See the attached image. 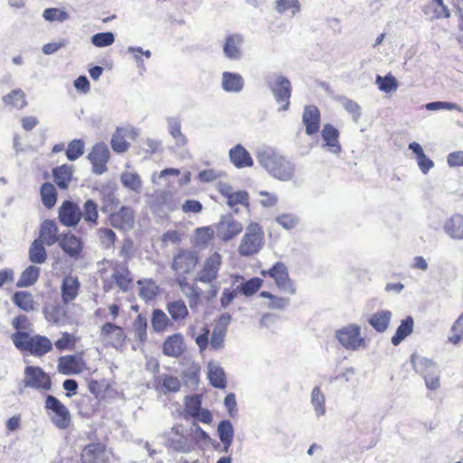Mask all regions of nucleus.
I'll use <instances>...</instances> for the list:
<instances>
[{
    "label": "nucleus",
    "mask_w": 463,
    "mask_h": 463,
    "mask_svg": "<svg viewBox=\"0 0 463 463\" xmlns=\"http://www.w3.org/2000/svg\"><path fill=\"white\" fill-rule=\"evenodd\" d=\"M258 163L274 178L287 182L295 175L296 166L293 162L270 146L258 149Z\"/></svg>",
    "instance_id": "obj_1"
},
{
    "label": "nucleus",
    "mask_w": 463,
    "mask_h": 463,
    "mask_svg": "<svg viewBox=\"0 0 463 463\" xmlns=\"http://www.w3.org/2000/svg\"><path fill=\"white\" fill-rule=\"evenodd\" d=\"M11 339L18 350L26 351L36 357H42L52 350V341L44 335L31 336L27 332H15Z\"/></svg>",
    "instance_id": "obj_2"
},
{
    "label": "nucleus",
    "mask_w": 463,
    "mask_h": 463,
    "mask_svg": "<svg viewBox=\"0 0 463 463\" xmlns=\"http://www.w3.org/2000/svg\"><path fill=\"white\" fill-rule=\"evenodd\" d=\"M411 363L414 371L424 379L428 389L435 391L439 387L440 371L433 360L413 353Z\"/></svg>",
    "instance_id": "obj_3"
},
{
    "label": "nucleus",
    "mask_w": 463,
    "mask_h": 463,
    "mask_svg": "<svg viewBox=\"0 0 463 463\" xmlns=\"http://www.w3.org/2000/svg\"><path fill=\"white\" fill-rule=\"evenodd\" d=\"M264 246V232L257 222H250L246 227L241 243L238 247V253L242 257H250L259 253Z\"/></svg>",
    "instance_id": "obj_4"
},
{
    "label": "nucleus",
    "mask_w": 463,
    "mask_h": 463,
    "mask_svg": "<svg viewBox=\"0 0 463 463\" xmlns=\"http://www.w3.org/2000/svg\"><path fill=\"white\" fill-rule=\"evenodd\" d=\"M335 338L339 344L348 351L365 349L366 339L362 335L361 326L357 324H349L335 331Z\"/></svg>",
    "instance_id": "obj_5"
},
{
    "label": "nucleus",
    "mask_w": 463,
    "mask_h": 463,
    "mask_svg": "<svg viewBox=\"0 0 463 463\" xmlns=\"http://www.w3.org/2000/svg\"><path fill=\"white\" fill-rule=\"evenodd\" d=\"M260 274L271 278L280 291L290 295L297 292L295 283L289 278L288 269L283 262L277 261L269 269H262Z\"/></svg>",
    "instance_id": "obj_6"
},
{
    "label": "nucleus",
    "mask_w": 463,
    "mask_h": 463,
    "mask_svg": "<svg viewBox=\"0 0 463 463\" xmlns=\"http://www.w3.org/2000/svg\"><path fill=\"white\" fill-rule=\"evenodd\" d=\"M266 84L270 90L277 103L281 104L279 111H287L290 104L292 86L290 80L283 75H276L274 80L266 79Z\"/></svg>",
    "instance_id": "obj_7"
},
{
    "label": "nucleus",
    "mask_w": 463,
    "mask_h": 463,
    "mask_svg": "<svg viewBox=\"0 0 463 463\" xmlns=\"http://www.w3.org/2000/svg\"><path fill=\"white\" fill-rule=\"evenodd\" d=\"M24 387L49 391L52 387L50 376L39 366L28 365L24 368Z\"/></svg>",
    "instance_id": "obj_8"
},
{
    "label": "nucleus",
    "mask_w": 463,
    "mask_h": 463,
    "mask_svg": "<svg viewBox=\"0 0 463 463\" xmlns=\"http://www.w3.org/2000/svg\"><path fill=\"white\" fill-rule=\"evenodd\" d=\"M45 409L54 413L52 423L60 430H65L71 423V415L67 407L55 396L48 394L45 400Z\"/></svg>",
    "instance_id": "obj_9"
},
{
    "label": "nucleus",
    "mask_w": 463,
    "mask_h": 463,
    "mask_svg": "<svg viewBox=\"0 0 463 463\" xmlns=\"http://www.w3.org/2000/svg\"><path fill=\"white\" fill-rule=\"evenodd\" d=\"M151 209L159 216L167 215L178 209L179 202L167 191H156L151 195Z\"/></svg>",
    "instance_id": "obj_10"
},
{
    "label": "nucleus",
    "mask_w": 463,
    "mask_h": 463,
    "mask_svg": "<svg viewBox=\"0 0 463 463\" xmlns=\"http://www.w3.org/2000/svg\"><path fill=\"white\" fill-rule=\"evenodd\" d=\"M242 230V223L230 213L221 216L220 221L216 224V235L224 242L232 241L238 236Z\"/></svg>",
    "instance_id": "obj_11"
},
{
    "label": "nucleus",
    "mask_w": 463,
    "mask_h": 463,
    "mask_svg": "<svg viewBox=\"0 0 463 463\" xmlns=\"http://www.w3.org/2000/svg\"><path fill=\"white\" fill-rule=\"evenodd\" d=\"M222 266V256L218 252L209 256L196 275V280L204 284H212L218 276Z\"/></svg>",
    "instance_id": "obj_12"
},
{
    "label": "nucleus",
    "mask_w": 463,
    "mask_h": 463,
    "mask_svg": "<svg viewBox=\"0 0 463 463\" xmlns=\"http://www.w3.org/2000/svg\"><path fill=\"white\" fill-rule=\"evenodd\" d=\"M88 158L92 164V172L96 175H102L107 168V163L109 159V150L104 143L96 144L90 154Z\"/></svg>",
    "instance_id": "obj_13"
},
{
    "label": "nucleus",
    "mask_w": 463,
    "mask_h": 463,
    "mask_svg": "<svg viewBox=\"0 0 463 463\" xmlns=\"http://www.w3.org/2000/svg\"><path fill=\"white\" fill-rule=\"evenodd\" d=\"M198 262V256L191 250H180L173 260L172 269L179 275L190 273Z\"/></svg>",
    "instance_id": "obj_14"
},
{
    "label": "nucleus",
    "mask_w": 463,
    "mask_h": 463,
    "mask_svg": "<svg viewBox=\"0 0 463 463\" xmlns=\"http://www.w3.org/2000/svg\"><path fill=\"white\" fill-rule=\"evenodd\" d=\"M81 219V210L72 201L67 200L62 203L59 209V220L67 227H75Z\"/></svg>",
    "instance_id": "obj_15"
},
{
    "label": "nucleus",
    "mask_w": 463,
    "mask_h": 463,
    "mask_svg": "<svg viewBox=\"0 0 463 463\" xmlns=\"http://www.w3.org/2000/svg\"><path fill=\"white\" fill-rule=\"evenodd\" d=\"M100 335L104 341L115 348L121 346L126 339L123 328L110 322L102 326Z\"/></svg>",
    "instance_id": "obj_16"
},
{
    "label": "nucleus",
    "mask_w": 463,
    "mask_h": 463,
    "mask_svg": "<svg viewBox=\"0 0 463 463\" xmlns=\"http://www.w3.org/2000/svg\"><path fill=\"white\" fill-rule=\"evenodd\" d=\"M321 137L324 141L323 147L334 155H339L342 151L339 143V131L331 124H325Z\"/></svg>",
    "instance_id": "obj_17"
},
{
    "label": "nucleus",
    "mask_w": 463,
    "mask_h": 463,
    "mask_svg": "<svg viewBox=\"0 0 463 463\" xmlns=\"http://www.w3.org/2000/svg\"><path fill=\"white\" fill-rule=\"evenodd\" d=\"M112 279L122 292H128L130 289L133 279L127 260L115 263Z\"/></svg>",
    "instance_id": "obj_18"
},
{
    "label": "nucleus",
    "mask_w": 463,
    "mask_h": 463,
    "mask_svg": "<svg viewBox=\"0 0 463 463\" xmlns=\"http://www.w3.org/2000/svg\"><path fill=\"white\" fill-rule=\"evenodd\" d=\"M61 249L71 258L78 259L82 250V241L73 233L66 232L61 234L58 241Z\"/></svg>",
    "instance_id": "obj_19"
},
{
    "label": "nucleus",
    "mask_w": 463,
    "mask_h": 463,
    "mask_svg": "<svg viewBox=\"0 0 463 463\" xmlns=\"http://www.w3.org/2000/svg\"><path fill=\"white\" fill-rule=\"evenodd\" d=\"M109 222L120 230H129L134 224V213L130 207L122 206L118 212L109 214Z\"/></svg>",
    "instance_id": "obj_20"
},
{
    "label": "nucleus",
    "mask_w": 463,
    "mask_h": 463,
    "mask_svg": "<svg viewBox=\"0 0 463 463\" xmlns=\"http://www.w3.org/2000/svg\"><path fill=\"white\" fill-rule=\"evenodd\" d=\"M163 354L169 357L178 358L185 351L184 336L180 333L169 335L163 344Z\"/></svg>",
    "instance_id": "obj_21"
},
{
    "label": "nucleus",
    "mask_w": 463,
    "mask_h": 463,
    "mask_svg": "<svg viewBox=\"0 0 463 463\" xmlns=\"http://www.w3.org/2000/svg\"><path fill=\"white\" fill-rule=\"evenodd\" d=\"M302 121L308 136L316 134L320 128V111L314 106H306L302 115Z\"/></svg>",
    "instance_id": "obj_22"
},
{
    "label": "nucleus",
    "mask_w": 463,
    "mask_h": 463,
    "mask_svg": "<svg viewBox=\"0 0 463 463\" xmlns=\"http://www.w3.org/2000/svg\"><path fill=\"white\" fill-rule=\"evenodd\" d=\"M243 43V37L234 33L228 35L223 44V53L230 60L239 61L241 58V46Z\"/></svg>",
    "instance_id": "obj_23"
},
{
    "label": "nucleus",
    "mask_w": 463,
    "mask_h": 463,
    "mask_svg": "<svg viewBox=\"0 0 463 463\" xmlns=\"http://www.w3.org/2000/svg\"><path fill=\"white\" fill-rule=\"evenodd\" d=\"M229 157L231 162L237 168L250 167L253 165V159L250 154L241 144L230 149Z\"/></svg>",
    "instance_id": "obj_24"
},
{
    "label": "nucleus",
    "mask_w": 463,
    "mask_h": 463,
    "mask_svg": "<svg viewBox=\"0 0 463 463\" xmlns=\"http://www.w3.org/2000/svg\"><path fill=\"white\" fill-rule=\"evenodd\" d=\"M58 226L52 220H45L42 222L39 232V239L47 246H52L59 241L61 235H58Z\"/></svg>",
    "instance_id": "obj_25"
},
{
    "label": "nucleus",
    "mask_w": 463,
    "mask_h": 463,
    "mask_svg": "<svg viewBox=\"0 0 463 463\" xmlns=\"http://www.w3.org/2000/svg\"><path fill=\"white\" fill-rule=\"evenodd\" d=\"M222 88L225 92L240 93L244 88V79L237 72L224 71L222 74Z\"/></svg>",
    "instance_id": "obj_26"
},
{
    "label": "nucleus",
    "mask_w": 463,
    "mask_h": 463,
    "mask_svg": "<svg viewBox=\"0 0 463 463\" xmlns=\"http://www.w3.org/2000/svg\"><path fill=\"white\" fill-rule=\"evenodd\" d=\"M80 289V281L77 277L65 276L62 279L61 290V298L64 304H68L74 300Z\"/></svg>",
    "instance_id": "obj_27"
},
{
    "label": "nucleus",
    "mask_w": 463,
    "mask_h": 463,
    "mask_svg": "<svg viewBox=\"0 0 463 463\" xmlns=\"http://www.w3.org/2000/svg\"><path fill=\"white\" fill-rule=\"evenodd\" d=\"M443 230L451 239L463 240V215H452L444 222Z\"/></svg>",
    "instance_id": "obj_28"
},
{
    "label": "nucleus",
    "mask_w": 463,
    "mask_h": 463,
    "mask_svg": "<svg viewBox=\"0 0 463 463\" xmlns=\"http://www.w3.org/2000/svg\"><path fill=\"white\" fill-rule=\"evenodd\" d=\"M207 367L210 383L214 388L224 389L227 385V379L223 368L214 362H210Z\"/></svg>",
    "instance_id": "obj_29"
},
{
    "label": "nucleus",
    "mask_w": 463,
    "mask_h": 463,
    "mask_svg": "<svg viewBox=\"0 0 463 463\" xmlns=\"http://www.w3.org/2000/svg\"><path fill=\"white\" fill-rule=\"evenodd\" d=\"M392 317L390 310L377 311L370 317L368 323L376 332L383 333L389 327Z\"/></svg>",
    "instance_id": "obj_30"
},
{
    "label": "nucleus",
    "mask_w": 463,
    "mask_h": 463,
    "mask_svg": "<svg viewBox=\"0 0 463 463\" xmlns=\"http://www.w3.org/2000/svg\"><path fill=\"white\" fill-rule=\"evenodd\" d=\"M3 103L12 109L21 110L27 106L26 95L22 89H14L2 98Z\"/></svg>",
    "instance_id": "obj_31"
},
{
    "label": "nucleus",
    "mask_w": 463,
    "mask_h": 463,
    "mask_svg": "<svg viewBox=\"0 0 463 463\" xmlns=\"http://www.w3.org/2000/svg\"><path fill=\"white\" fill-rule=\"evenodd\" d=\"M168 133L175 139L177 146H186L188 139L181 130V119L178 117L166 118Z\"/></svg>",
    "instance_id": "obj_32"
},
{
    "label": "nucleus",
    "mask_w": 463,
    "mask_h": 463,
    "mask_svg": "<svg viewBox=\"0 0 463 463\" xmlns=\"http://www.w3.org/2000/svg\"><path fill=\"white\" fill-rule=\"evenodd\" d=\"M414 320L409 316L402 319L400 326L397 327L395 334L392 335L391 341L395 346L399 345L408 335L413 331Z\"/></svg>",
    "instance_id": "obj_33"
},
{
    "label": "nucleus",
    "mask_w": 463,
    "mask_h": 463,
    "mask_svg": "<svg viewBox=\"0 0 463 463\" xmlns=\"http://www.w3.org/2000/svg\"><path fill=\"white\" fill-rule=\"evenodd\" d=\"M52 176L55 184L61 189H67L72 178V168L68 165L54 167Z\"/></svg>",
    "instance_id": "obj_34"
},
{
    "label": "nucleus",
    "mask_w": 463,
    "mask_h": 463,
    "mask_svg": "<svg viewBox=\"0 0 463 463\" xmlns=\"http://www.w3.org/2000/svg\"><path fill=\"white\" fill-rule=\"evenodd\" d=\"M165 445L166 448L173 449V451L183 454L190 453L194 449L193 445L184 435H179V437L169 436Z\"/></svg>",
    "instance_id": "obj_35"
},
{
    "label": "nucleus",
    "mask_w": 463,
    "mask_h": 463,
    "mask_svg": "<svg viewBox=\"0 0 463 463\" xmlns=\"http://www.w3.org/2000/svg\"><path fill=\"white\" fill-rule=\"evenodd\" d=\"M40 276V268L34 265L28 266L21 274L16 286L28 288L35 284Z\"/></svg>",
    "instance_id": "obj_36"
},
{
    "label": "nucleus",
    "mask_w": 463,
    "mask_h": 463,
    "mask_svg": "<svg viewBox=\"0 0 463 463\" xmlns=\"http://www.w3.org/2000/svg\"><path fill=\"white\" fill-rule=\"evenodd\" d=\"M45 243L36 239L29 248V260L34 264H43L47 259V252L44 248Z\"/></svg>",
    "instance_id": "obj_37"
},
{
    "label": "nucleus",
    "mask_w": 463,
    "mask_h": 463,
    "mask_svg": "<svg viewBox=\"0 0 463 463\" xmlns=\"http://www.w3.org/2000/svg\"><path fill=\"white\" fill-rule=\"evenodd\" d=\"M137 284L139 288V297L146 300L151 301L155 299L158 294V286L152 279H139Z\"/></svg>",
    "instance_id": "obj_38"
},
{
    "label": "nucleus",
    "mask_w": 463,
    "mask_h": 463,
    "mask_svg": "<svg viewBox=\"0 0 463 463\" xmlns=\"http://www.w3.org/2000/svg\"><path fill=\"white\" fill-rule=\"evenodd\" d=\"M311 404L317 418L326 413V397L319 386L313 388L311 392Z\"/></svg>",
    "instance_id": "obj_39"
},
{
    "label": "nucleus",
    "mask_w": 463,
    "mask_h": 463,
    "mask_svg": "<svg viewBox=\"0 0 463 463\" xmlns=\"http://www.w3.org/2000/svg\"><path fill=\"white\" fill-rule=\"evenodd\" d=\"M13 302L22 310L30 312L34 308L33 296L28 291H17L12 297Z\"/></svg>",
    "instance_id": "obj_40"
},
{
    "label": "nucleus",
    "mask_w": 463,
    "mask_h": 463,
    "mask_svg": "<svg viewBox=\"0 0 463 463\" xmlns=\"http://www.w3.org/2000/svg\"><path fill=\"white\" fill-rule=\"evenodd\" d=\"M166 310L174 321L183 320L189 314L187 307L183 300H175L167 303Z\"/></svg>",
    "instance_id": "obj_41"
},
{
    "label": "nucleus",
    "mask_w": 463,
    "mask_h": 463,
    "mask_svg": "<svg viewBox=\"0 0 463 463\" xmlns=\"http://www.w3.org/2000/svg\"><path fill=\"white\" fill-rule=\"evenodd\" d=\"M77 366L78 363L75 355L61 356L58 361V371L65 375L78 373L79 369Z\"/></svg>",
    "instance_id": "obj_42"
},
{
    "label": "nucleus",
    "mask_w": 463,
    "mask_h": 463,
    "mask_svg": "<svg viewBox=\"0 0 463 463\" xmlns=\"http://www.w3.org/2000/svg\"><path fill=\"white\" fill-rule=\"evenodd\" d=\"M151 324L153 330L160 333L165 331L172 323L163 310L156 308L152 312Z\"/></svg>",
    "instance_id": "obj_43"
},
{
    "label": "nucleus",
    "mask_w": 463,
    "mask_h": 463,
    "mask_svg": "<svg viewBox=\"0 0 463 463\" xmlns=\"http://www.w3.org/2000/svg\"><path fill=\"white\" fill-rule=\"evenodd\" d=\"M41 197L43 204L47 208H52L57 202V191L51 183H44L41 187Z\"/></svg>",
    "instance_id": "obj_44"
},
{
    "label": "nucleus",
    "mask_w": 463,
    "mask_h": 463,
    "mask_svg": "<svg viewBox=\"0 0 463 463\" xmlns=\"http://www.w3.org/2000/svg\"><path fill=\"white\" fill-rule=\"evenodd\" d=\"M120 181L124 187L140 193L142 189V181L138 174L131 172H123L120 175Z\"/></svg>",
    "instance_id": "obj_45"
},
{
    "label": "nucleus",
    "mask_w": 463,
    "mask_h": 463,
    "mask_svg": "<svg viewBox=\"0 0 463 463\" xmlns=\"http://www.w3.org/2000/svg\"><path fill=\"white\" fill-rule=\"evenodd\" d=\"M99 217L98 204L91 199L87 200L83 204V210L81 211V218L85 222L94 226L97 224Z\"/></svg>",
    "instance_id": "obj_46"
},
{
    "label": "nucleus",
    "mask_w": 463,
    "mask_h": 463,
    "mask_svg": "<svg viewBox=\"0 0 463 463\" xmlns=\"http://www.w3.org/2000/svg\"><path fill=\"white\" fill-rule=\"evenodd\" d=\"M375 83L377 84L379 90L385 93L393 92L398 89V81L396 78L391 73H388L385 76L377 75Z\"/></svg>",
    "instance_id": "obj_47"
},
{
    "label": "nucleus",
    "mask_w": 463,
    "mask_h": 463,
    "mask_svg": "<svg viewBox=\"0 0 463 463\" xmlns=\"http://www.w3.org/2000/svg\"><path fill=\"white\" fill-rule=\"evenodd\" d=\"M263 279L254 277L247 281L241 282L238 287L239 292L245 296L250 297L254 295L261 288Z\"/></svg>",
    "instance_id": "obj_48"
},
{
    "label": "nucleus",
    "mask_w": 463,
    "mask_h": 463,
    "mask_svg": "<svg viewBox=\"0 0 463 463\" xmlns=\"http://www.w3.org/2000/svg\"><path fill=\"white\" fill-rule=\"evenodd\" d=\"M134 335L140 343H145L147 339V319L142 314H138L133 323Z\"/></svg>",
    "instance_id": "obj_49"
},
{
    "label": "nucleus",
    "mask_w": 463,
    "mask_h": 463,
    "mask_svg": "<svg viewBox=\"0 0 463 463\" xmlns=\"http://www.w3.org/2000/svg\"><path fill=\"white\" fill-rule=\"evenodd\" d=\"M103 452V447L99 443H91L87 445L81 453L82 463H94L96 458H98Z\"/></svg>",
    "instance_id": "obj_50"
},
{
    "label": "nucleus",
    "mask_w": 463,
    "mask_h": 463,
    "mask_svg": "<svg viewBox=\"0 0 463 463\" xmlns=\"http://www.w3.org/2000/svg\"><path fill=\"white\" fill-rule=\"evenodd\" d=\"M213 239V230L210 227H201L195 230L194 243L196 246L204 248Z\"/></svg>",
    "instance_id": "obj_51"
},
{
    "label": "nucleus",
    "mask_w": 463,
    "mask_h": 463,
    "mask_svg": "<svg viewBox=\"0 0 463 463\" xmlns=\"http://www.w3.org/2000/svg\"><path fill=\"white\" fill-rule=\"evenodd\" d=\"M84 153V142L81 139H73L68 145L66 156L70 161H75Z\"/></svg>",
    "instance_id": "obj_52"
},
{
    "label": "nucleus",
    "mask_w": 463,
    "mask_h": 463,
    "mask_svg": "<svg viewBox=\"0 0 463 463\" xmlns=\"http://www.w3.org/2000/svg\"><path fill=\"white\" fill-rule=\"evenodd\" d=\"M450 332L451 335L449 336V342L453 345H458L463 340V313L454 322Z\"/></svg>",
    "instance_id": "obj_53"
},
{
    "label": "nucleus",
    "mask_w": 463,
    "mask_h": 463,
    "mask_svg": "<svg viewBox=\"0 0 463 463\" xmlns=\"http://www.w3.org/2000/svg\"><path fill=\"white\" fill-rule=\"evenodd\" d=\"M275 9L279 14L291 10L292 15H295L300 11L301 5L298 0H277Z\"/></svg>",
    "instance_id": "obj_54"
},
{
    "label": "nucleus",
    "mask_w": 463,
    "mask_h": 463,
    "mask_svg": "<svg viewBox=\"0 0 463 463\" xmlns=\"http://www.w3.org/2000/svg\"><path fill=\"white\" fill-rule=\"evenodd\" d=\"M115 42V35L111 32L98 33L92 35L91 43L96 47H108Z\"/></svg>",
    "instance_id": "obj_55"
},
{
    "label": "nucleus",
    "mask_w": 463,
    "mask_h": 463,
    "mask_svg": "<svg viewBox=\"0 0 463 463\" xmlns=\"http://www.w3.org/2000/svg\"><path fill=\"white\" fill-rule=\"evenodd\" d=\"M226 199V203L231 208L237 204L249 207V194L246 191H233Z\"/></svg>",
    "instance_id": "obj_56"
},
{
    "label": "nucleus",
    "mask_w": 463,
    "mask_h": 463,
    "mask_svg": "<svg viewBox=\"0 0 463 463\" xmlns=\"http://www.w3.org/2000/svg\"><path fill=\"white\" fill-rule=\"evenodd\" d=\"M217 434L220 440L233 439L234 428L229 420H222L217 426Z\"/></svg>",
    "instance_id": "obj_57"
},
{
    "label": "nucleus",
    "mask_w": 463,
    "mask_h": 463,
    "mask_svg": "<svg viewBox=\"0 0 463 463\" xmlns=\"http://www.w3.org/2000/svg\"><path fill=\"white\" fill-rule=\"evenodd\" d=\"M43 17L48 22H65L69 19L67 12L59 8H47L43 13Z\"/></svg>",
    "instance_id": "obj_58"
},
{
    "label": "nucleus",
    "mask_w": 463,
    "mask_h": 463,
    "mask_svg": "<svg viewBox=\"0 0 463 463\" xmlns=\"http://www.w3.org/2000/svg\"><path fill=\"white\" fill-rule=\"evenodd\" d=\"M339 100H340L342 106L345 108V109L349 114H351L354 121L357 122L361 117L360 105L357 102H355L346 97H341Z\"/></svg>",
    "instance_id": "obj_59"
},
{
    "label": "nucleus",
    "mask_w": 463,
    "mask_h": 463,
    "mask_svg": "<svg viewBox=\"0 0 463 463\" xmlns=\"http://www.w3.org/2000/svg\"><path fill=\"white\" fill-rule=\"evenodd\" d=\"M98 236L101 245L106 248H111L116 241V233L109 228H100L98 230Z\"/></svg>",
    "instance_id": "obj_60"
},
{
    "label": "nucleus",
    "mask_w": 463,
    "mask_h": 463,
    "mask_svg": "<svg viewBox=\"0 0 463 463\" xmlns=\"http://www.w3.org/2000/svg\"><path fill=\"white\" fill-rule=\"evenodd\" d=\"M110 144L112 149L117 153L125 152L129 146V143L124 138L119 128L113 134Z\"/></svg>",
    "instance_id": "obj_61"
},
{
    "label": "nucleus",
    "mask_w": 463,
    "mask_h": 463,
    "mask_svg": "<svg viewBox=\"0 0 463 463\" xmlns=\"http://www.w3.org/2000/svg\"><path fill=\"white\" fill-rule=\"evenodd\" d=\"M276 222L286 230L295 228L298 223V218L293 213H282L276 217Z\"/></svg>",
    "instance_id": "obj_62"
},
{
    "label": "nucleus",
    "mask_w": 463,
    "mask_h": 463,
    "mask_svg": "<svg viewBox=\"0 0 463 463\" xmlns=\"http://www.w3.org/2000/svg\"><path fill=\"white\" fill-rule=\"evenodd\" d=\"M202 409V400L199 395H192L185 399V411L194 417Z\"/></svg>",
    "instance_id": "obj_63"
},
{
    "label": "nucleus",
    "mask_w": 463,
    "mask_h": 463,
    "mask_svg": "<svg viewBox=\"0 0 463 463\" xmlns=\"http://www.w3.org/2000/svg\"><path fill=\"white\" fill-rule=\"evenodd\" d=\"M162 387L165 392H176L180 390L181 383L175 376L164 375L162 377Z\"/></svg>",
    "instance_id": "obj_64"
}]
</instances>
